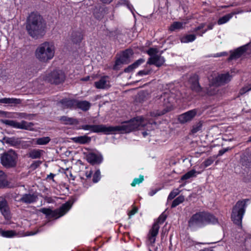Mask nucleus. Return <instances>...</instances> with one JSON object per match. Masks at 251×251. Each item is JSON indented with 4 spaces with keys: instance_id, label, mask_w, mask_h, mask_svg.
Masks as SVG:
<instances>
[{
    "instance_id": "obj_1",
    "label": "nucleus",
    "mask_w": 251,
    "mask_h": 251,
    "mask_svg": "<svg viewBox=\"0 0 251 251\" xmlns=\"http://www.w3.org/2000/svg\"><path fill=\"white\" fill-rule=\"evenodd\" d=\"M25 27L27 33L32 38L38 39L45 34L46 23L37 13L32 12L28 16Z\"/></svg>"
},
{
    "instance_id": "obj_2",
    "label": "nucleus",
    "mask_w": 251,
    "mask_h": 251,
    "mask_svg": "<svg viewBox=\"0 0 251 251\" xmlns=\"http://www.w3.org/2000/svg\"><path fill=\"white\" fill-rule=\"evenodd\" d=\"M219 222L213 214L205 211H199L193 214L188 222L190 228H203L208 225H219Z\"/></svg>"
},
{
    "instance_id": "obj_3",
    "label": "nucleus",
    "mask_w": 251,
    "mask_h": 251,
    "mask_svg": "<svg viewBox=\"0 0 251 251\" xmlns=\"http://www.w3.org/2000/svg\"><path fill=\"white\" fill-rule=\"evenodd\" d=\"M148 123L151 124L152 122L148 119H144L142 117H137L128 122L123 123L121 125L111 126V134L128 133L144 127Z\"/></svg>"
},
{
    "instance_id": "obj_4",
    "label": "nucleus",
    "mask_w": 251,
    "mask_h": 251,
    "mask_svg": "<svg viewBox=\"0 0 251 251\" xmlns=\"http://www.w3.org/2000/svg\"><path fill=\"white\" fill-rule=\"evenodd\" d=\"M174 95L171 93H164L160 97L161 109L156 110L151 112L150 115L152 117H156L164 115L170 111L173 108L175 101Z\"/></svg>"
},
{
    "instance_id": "obj_5",
    "label": "nucleus",
    "mask_w": 251,
    "mask_h": 251,
    "mask_svg": "<svg viewBox=\"0 0 251 251\" xmlns=\"http://www.w3.org/2000/svg\"><path fill=\"white\" fill-rule=\"evenodd\" d=\"M55 53L53 45L49 42L41 44L36 50L35 56L41 62H47L51 59Z\"/></svg>"
},
{
    "instance_id": "obj_6",
    "label": "nucleus",
    "mask_w": 251,
    "mask_h": 251,
    "mask_svg": "<svg viewBox=\"0 0 251 251\" xmlns=\"http://www.w3.org/2000/svg\"><path fill=\"white\" fill-rule=\"evenodd\" d=\"M248 199L238 201L232 209L231 219L233 223L242 227V219L246 212Z\"/></svg>"
},
{
    "instance_id": "obj_7",
    "label": "nucleus",
    "mask_w": 251,
    "mask_h": 251,
    "mask_svg": "<svg viewBox=\"0 0 251 251\" xmlns=\"http://www.w3.org/2000/svg\"><path fill=\"white\" fill-rule=\"evenodd\" d=\"M17 159V154L12 150H10L4 152L0 157L1 164L6 168H11L16 167Z\"/></svg>"
},
{
    "instance_id": "obj_8",
    "label": "nucleus",
    "mask_w": 251,
    "mask_h": 251,
    "mask_svg": "<svg viewBox=\"0 0 251 251\" xmlns=\"http://www.w3.org/2000/svg\"><path fill=\"white\" fill-rule=\"evenodd\" d=\"M70 202H66L63 204L59 209L52 210L50 208H43L40 211L48 216L51 218H58L64 215L71 208Z\"/></svg>"
},
{
    "instance_id": "obj_9",
    "label": "nucleus",
    "mask_w": 251,
    "mask_h": 251,
    "mask_svg": "<svg viewBox=\"0 0 251 251\" xmlns=\"http://www.w3.org/2000/svg\"><path fill=\"white\" fill-rule=\"evenodd\" d=\"M65 77V75L62 71L55 70L46 75L44 79L50 84L58 85L63 83Z\"/></svg>"
},
{
    "instance_id": "obj_10",
    "label": "nucleus",
    "mask_w": 251,
    "mask_h": 251,
    "mask_svg": "<svg viewBox=\"0 0 251 251\" xmlns=\"http://www.w3.org/2000/svg\"><path fill=\"white\" fill-rule=\"evenodd\" d=\"M0 122L12 127L25 130H31L33 126V123H28L25 121H22L19 123L14 120L1 119Z\"/></svg>"
},
{
    "instance_id": "obj_11",
    "label": "nucleus",
    "mask_w": 251,
    "mask_h": 251,
    "mask_svg": "<svg viewBox=\"0 0 251 251\" xmlns=\"http://www.w3.org/2000/svg\"><path fill=\"white\" fill-rule=\"evenodd\" d=\"M85 130H89L92 132H102L106 134H110V127H106L102 125H84L80 127Z\"/></svg>"
},
{
    "instance_id": "obj_12",
    "label": "nucleus",
    "mask_w": 251,
    "mask_h": 251,
    "mask_svg": "<svg viewBox=\"0 0 251 251\" xmlns=\"http://www.w3.org/2000/svg\"><path fill=\"white\" fill-rule=\"evenodd\" d=\"M132 52L130 50H126L123 51L120 57L116 61L113 66L114 70H119L124 64H127L129 62L130 57Z\"/></svg>"
},
{
    "instance_id": "obj_13",
    "label": "nucleus",
    "mask_w": 251,
    "mask_h": 251,
    "mask_svg": "<svg viewBox=\"0 0 251 251\" xmlns=\"http://www.w3.org/2000/svg\"><path fill=\"white\" fill-rule=\"evenodd\" d=\"M240 163L245 171H251V153L249 151H246L242 154Z\"/></svg>"
},
{
    "instance_id": "obj_14",
    "label": "nucleus",
    "mask_w": 251,
    "mask_h": 251,
    "mask_svg": "<svg viewBox=\"0 0 251 251\" xmlns=\"http://www.w3.org/2000/svg\"><path fill=\"white\" fill-rule=\"evenodd\" d=\"M210 76L215 81H212V83H217V84L219 86L227 83L231 79V76L228 73L219 75L213 73L210 75Z\"/></svg>"
},
{
    "instance_id": "obj_15",
    "label": "nucleus",
    "mask_w": 251,
    "mask_h": 251,
    "mask_svg": "<svg viewBox=\"0 0 251 251\" xmlns=\"http://www.w3.org/2000/svg\"><path fill=\"white\" fill-rule=\"evenodd\" d=\"M209 84L208 86L203 88L202 92L203 96L207 94L209 96H213L217 93L218 92V85L217 83H212V81H215L210 76L208 77Z\"/></svg>"
},
{
    "instance_id": "obj_16",
    "label": "nucleus",
    "mask_w": 251,
    "mask_h": 251,
    "mask_svg": "<svg viewBox=\"0 0 251 251\" xmlns=\"http://www.w3.org/2000/svg\"><path fill=\"white\" fill-rule=\"evenodd\" d=\"M191 89L195 92L203 96V88H202L199 82V76L196 75H192L189 80Z\"/></svg>"
},
{
    "instance_id": "obj_17",
    "label": "nucleus",
    "mask_w": 251,
    "mask_h": 251,
    "mask_svg": "<svg viewBox=\"0 0 251 251\" xmlns=\"http://www.w3.org/2000/svg\"><path fill=\"white\" fill-rule=\"evenodd\" d=\"M197 111L196 109L189 110L180 115L178 120L180 123L184 124L191 121L196 115Z\"/></svg>"
},
{
    "instance_id": "obj_18",
    "label": "nucleus",
    "mask_w": 251,
    "mask_h": 251,
    "mask_svg": "<svg viewBox=\"0 0 251 251\" xmlns=\"http://www.w3.org/2000/svg\"><path fill=\"white\" fill-rule=\"evenodd\" d=\"M110 84L109 77L108 76H101L99 80L95 82L94 86L97 89H107L109 87Z\"/></svg>"
},
{
    "instance_id": "obj_19",
    "label": "nucleus",
    "mask_w": 251,
    "mask_h": 251,
    "mask_svg": "<svg viewBox=\"0 0 251 251\" xmlns=\"http://www.w3.org/2000/svg\"><path fill=\"white\" fill-rule=\"evenodd\" d=\"M159 226L157 223H154L149 231L148 240L151 244H154L156 241V237L158 234Z\"/></svg>"
},
{
    "instance_id": "obj_20",
    "label": "nucleus",
    "mask_w": 251,
    "mask_h": 251,
    "mask_svg": "<svg viewBox=\"0 0 251 251\" xmlns=\"http://www.w3.org/2000/svg\"><path fill=\"white\" fill-rule=\"evenodd\" d=\"M165 62V59L163 57L157 54L152 57H150L148 61L147 64L150 65H154L157 67L162 66Z\"/></svg>"
},
{
    "instance_id": "obj_21",
    "label": "nucleus",
    "mask_w": 251,
    "mask_h": 251,
    "mask_svg": "<svg viewBox=\"0 0 251 251\" xmlns=\"http://www.w3.org/2000/svg\"><path fill=\"white\" fill-rule=\"evenodd\" d=\"M247 49L248 45L237 48L234 51L231 52L228 60L230 61L239 58L247 50Z\"/></svg>"
},
{
    "instance_id": "obj_22",
    "label": "nucleus",
    "mask_w": 251,
    "mask_h": 251,
    "mask_svg": "<svg viewBox=\"0 0 251 251\" xmlns=\"http://www.w3.org/2000/svg\"><path fill=\"white\" fill-rule=\"evenodd\" d=\"M86 159L92 164H99L101 162L102 157L100 155L94 152H89L86 155Z\"/></svg>"
},
{
    "instance_id": "obj_23",
    "label": "nucleus",
    "mask_w": 251,
    "mask_h": 251,
    "mask_svg": "<svg viewBox=\"0 0 251 251\" xmlns=\"http://www.w3.org/2000/svg\"><path fill=\"white\" fill-rule=\"evenodd\" d=\"M75 99H65L60 101L63 108L75 109Z\"/></svg>"
},
{
    "instance_id": "obj_24",
    "label": "nucleus",
    "mask_w": 251,
    "mask_h": 251,
    "mask_svg": "<svg viewBox=\"0 0 251 251\" xmlns=\"http://www.w3.org/2000/svg\"><path fill=\"white\" fill-rule=\"evenodd\" d=\"M37 197L35 194H25L23 195L20 201L25 203H31L36 201Z\"/></svg>"
},
{
    "instance_id": "obj_25",
    "label": "nucleus",
    "mask_w": 251,
    "mask_h": 251,
    "mask_svg": "<svg viewBox=\"0 0 251 251\" xmlns=\"http://www.w3.org/2000/svg\"><path fill=\"white\" fill-rule=\"evenodd\" d=\"M90 106V103L86 100H76L75 109L79 108L84 111H86Z\"/></svg>"
},
{
    "instance_id": "obj_26",
    "label": "nucleus",
    "mask_w": 251,
    "mask_h": 251,
    "mask_svg": "<svg viewBox=\"0 0 251 251\" xmlns=\"http://www.w3.org/2000/svg\"><path fill=\"white\" fill-rule=\"evenodd\" d=\"M60 121L65 125H77L78 124V121L76 119L74 118L68 117L66 116H63L60 117Z\"/></svg>"
},
{
    "instance_id": "obj_27",
    "label": "nucleus",
    "mask_w": 251,
    "mask_h": 251,
    "mask_svg": "<svg viewBox=\"0 0 251 251\" xmlns=\"http://www.w3.org/2000/svg\"><path fill=\"white\" fill-rule=\"evenodd\" d=\"M144 62L145 59L143 58H140L134 62L132 64L128 66L127 68H126L124 71L126 73H129L132 71L134 69L137 68L139 65L143 63Z\"/></svg>"
},
{
    "instance_id": "obj_28",
    "label": "nucleus",
    "mask_w": 251,
    "mask_h": 251,
    "mask_svg": "<svg viewBox=\"0 0 251 251\" xmlns=\"http://www.w3.org/2000/svg\"><path fill=\"white\" fill-rule=\"evenodd\" d=\"M73 140L75 143L85 144L90 143L91 141V138L86 135H84L75 137Z\"/></svg>"
},
{
    "instance_id": "obj_29",
    "label": "nucleus",
    "mask_w": 251,
    "mask_h": 251,
    "mask_svg": "<svg viewBox=\"0 0 251 251\" xmlns=\"http://www.w3.org/2000/svg\"><path fill=\"white\" fill-rule=\"evenodd\" d=\"M22 102V100L20 99L16 98H2L0 99V103L18 104Z\"/></svg>"
},
{
    "instance_id": "obj_30",
    "label": "nucleus",
    "mask_w": 251,
    "mask_h": 251,
    "mask_svg": "<svg viewBox=\"0 0 251 251\" xmlns=\"http://www.w3.org/2000/svg\"><path fill=\"white\" fill-rule=\"evenodd\" d=\"M83 39V35L79 31H74L71 36L72 41L75 44L79 43Z\"/></svg>"
},
{
    "instance_id": "obj_31",
    "label": "nucleus",
    "mask_w": 251,
    "mask_h": 251,
    "mask_svg": "<svg viewBox=\"0 0 251 251\" xmlns=\"http://www.w3.org/2000/svg\"><path fill=\"white\" fill-rule=\"evenodd\" d=\"M4 142L12 146H17L20 144V141L15 137H4L3 139Z\"/></svg>"
},
{
    "instance_id": "obj_32",
    "label": "nucleus",
    "mask_w": 251,
    "mask_h": 251,
    "mask_svg": "<svg viewBox=\"0 0 251 251\" xmlns=\"http://www.w3.org/2000/svg\"><path fill=\"white\" fill-rule=\"evenodd\" d=\"M43 152V150H33L29 152V157L32 159L39 158L41 156V153Z\"/></svg>"
},
{
    "instance_id": "obj_33",
    "label": "nucleus",
    "mask_w": 251,
    "mask_h": 251,
    "mask_svg": "<svg viewBox=\"0 0 251 251\" xmlns=\"http://www.w3.org/2000/svg\"><path fill=\"white\" fill-rule=\"evenodd\" d=\"M0 235L4 237L11 238L15 236L16 233L13 230H3L0 229Z\"/></svg>"
},
{
    "instance_id": "obj_34",
    "label": "nucleus",
    "mask_w": 251,
    "mask_h": 251,
    "mask_svg": "<svg viewBox=\"0 0 251 251\" xmlns=\"http://www.w3.org/2000/svg\"><path fill=\"white\" fill-rule=\"evenodd\" d=\"M50 141V138L48 136L36 139V144L39 145H47Z\"/></svg>"
},
{
    "instance_id": "obj_35",
    "label": "nucleus",
    "mask_w": 251,
    "mask_h": 251,
    "mask_svg": "<svg viewBox=\"0 0 251 251\" xmlns=\"http://www.w3.org/2000/svg\"><path fill=\"white\" fill-rule=\"evenodd\" d=\"M184 201V197L183 196H179L175 199L172 202L171 204V208H175L179 204L182 203Z\"/></svg>"
},
{
    "instance_id": "obj_36",
    "label": "nucleus",
    "mask_w": 251,
    "mask_h": 251,
    "mask_svg": "<svg viewBox=\"0 0 251 251\" xmlns=\"http://www.w3.org/2000/svg\"><path fill=\"white\" fill-rule=\"evenodd\" d=\"M184 23L182 22H174L170 27L169 29L171 31H174L176 29H180L183 27Z\"/></svg>"
},
{
    "instance_id": "obj_37",
    "label": "nucleus",
    "mask_w": 251,
    "mask_h": 251,
    "mask_svg": "<svg viewBox=\"0 0 251 251\" xmlns=\"http://www.w3.org/2000/svg\"><path fill=\"white\" fill-rule=\"evenodd\" d=\"M196 39V36L194 34L186 35L182 37L180 40L182 43H188L194 41Z\"/></svg>"
},
{
    "instance_id": "obj_38",
    "label": "nucleus",
    "mask_w": 251,
    "mask_h": 251,
    "mask_svg": "<svg viewBox=\"0 0 251 251\" xmlns=\"http://www.w3.org/2000/svg\"><path fill=\"white\" fill-rule=\"evenodd\" d=\"M8 184L5 174H0V187L7 186Z\"/></svg>"
},
{
    "instance_id": "obj_39",
    "label": "nucleus",
    "mask_w": 251,
    "mask_h": 251,
    "mask_svg": "<svg viewBox=\"0 0 251 251\" xmlns=\"http://www.w3.org/2000/svg\"><path fill=\"white\" fill-rule=\"evenodd\" d=\"M100 174H86L87 179H89L92 176L93 182H97L100 179Z\"/></svg>"
},
{
    "instance_id": "obj_40",
    "label": "nucleus",
    "mask_w": 251,
    "mask_h": 251,
    "mask_svg": "<svg viewBox=\"0 0 251 251\" xmlns=\"http://www.w3.org/2000/svg\"><path fill=\"white\" fill-rule=\"evenodd\" d=\"M144 179V176L140 175L139 177L134 178L131 183L132 187H135L137 184L142 183Z\"/></svg>"
},
{
    "instance_id": "obj_41",
    "label": "nucleus",
    "mask_w": 251,
    "mask_h": 251,
    "mask_svg": "<svg viewBox=\"0 0 251 251\" xmlns=\"http://www.w3.org/2000/svg\"><path fill=\"white\" fill-rule=\"evenodd\" d=\"M202 124L201 122H199L194 125L192 128L191 129V132L193 134L197 133L200 130H201L202 127Z\"/></svg>"
},
{
    "instance_id": "obj_42",
    "label": "nucleus",
    "mask_w": 251,
    "mask_h": 251,
    "mask_svg": "<svg viewBox=\"0 0 251 251\" xmlns=\"http://www.w3.org/2000/svg\"><path fill=\"white\" fill-rule=\"evenodd\" d=\"M179 193H180V191L178 189H174L169 194L168 197V200H171L174 199L177 195H178L179 194Z\"/></svg>"
},
{
    "instance_id": "obj_43",
    "label": "nucleus",
    "mask_w": 251,
    "mask_h": 251,
    "mask_svg": "<svg viewBox=\"0 0 251 251\" xmlns=\"http://www.w3.org/2000/svg\"><path fill=\"white\" fill-rule=\"evenodd\" d=\"M2 214L4 216L5 219H8L10 217V212L9 208L7 205L2 208L1 210Z\"/></svg>"
},
{
    "instance_id": "obj_44",
    "label": "nucleus",
    "mask_w": 251,
    "mask_h": 251,
    "mask_svg": "<svg viewBox=\"0 0 251 251\" xmlns=\"http://www.w3.org/2000/svg\"><path fill=\"white\" fill-rule=\"evenodd\" d=\"M196 176V174H185L180 178L179 182H182L185 180L190 178L191 177Z\"/></svg>"
},
{
    "instance_id": "obj_45",
    "label": "nucleus",
    "mask_w": 251,
    "mask_h": 251,
    "mask_svg": "<svg viewBox=\"0 0 251 251\" xmlns=\"http://www.w3.org/2000/svg\"><path fill=\"white\" fill-rule=\"evenodd\" d=\"M167 218V216L163 213H162L158 218L157 221L154 223H157V224H163L166 220Z\"/></svg>"
},
{
    "instance_id": "obj_46",
    "label": "nucleus",
    "mask_w": 251,
    "mask_h": 251,
    "mask_svg": "<svg viewBox=\"0 0 251 251\" xmlns=\"http://www.w3.org/2000/svg\"><path fill=\"white\" fill-rule=\"evenodd\" d=\"M230 17L228 15H226L220 18L218 21L219 25H222L226 23L230 19Z\"/></svg>"
},
{
    "instance_id": "obj_47",
    "label": "nucleus",
    "mask_w": 251,
    "mask_h": 251,
    "mask_svg": "<svg viewBox=\"0 0 251 251\" xmlns=\"http://www.w3.org/2000/svg\"><path fill=\"white\" fill-rule=\"evenodd\" d=\"M158 50L157 49L155 48H150L149 50L147 51V53L151 56L152 57L154 55H157Z\"/></svg>"
},
{
    "instance_id": "obj_48",
    "label": "nucleus",
    "mask_w": 251,
    "mask_h": 251,
    "mask_svg": "<svg viewBox=\"0 0 251 251\" xmlns=\"http://www.w3.org/2000/svg\"><path fill=\"white\" fill-rule=\"evenodd\" d=\"M138 208L137 206L135 205L132 206V209L129 210L128 212V215L129 217H131L132 216L134 215L135 213H136L138 211Z\"/></svg>"
},
{
    "instance_id": "obj_49",
    "label": "nucleus",
    "mask_w": 251,
    "mask_h": 251,
    "mask_svg": "<svg viewBox=\"0 0 251 251\" xmlns=\"http://www.w3.org/2000/svg\"><path fill=\"white\" fill-rule=\"evenodd\" d=\"M152 73L151 69H147L140 71L138 73V75H150Z\"/></svg>"
},
{
    "instance_id": "obj_50",
    "label": "nucleus",
    "mask_w": 251,
    "mask_h": 251,
    "mask_svg": "<svg viewBox=\"0 0 251 251\" xmlns=\"http://www.w3.org/2000/svg\"><path fill=\"white\" fill-rule=\"evenodd\" d=\"M251 90V85L247 86H245V87L242 88L240 90L239 94L240 95H243V94H244L245 93H246V92L249 91Z\"/></svg>"
},
{
    "instance_id": "obj_51",
    "label": "nucleus",
    "mask_w": 251,
    "mask_h": 251,
    "mask_svg": "<svg viewBox=\"0 0 251 251\" xmlns=\"http://www.w3.org/2000/svg\"><path fill=\"white\" fill-rule=\"evenodd\" d=\"M213 26H214V24H209L208 25L207 29H206L202 30L201 33H198V35H200L201 36H202L203 34L205 33L207 31V30L212 29L213 28Z\"/></svg>"
},
{
    "instance_id": "obj_52",
    "label": "nucleus",
    "mask_w": 251,
    "mask_h": 251,
    "mask_svg": "<svg viewBox=\"0 0 251 251\" xmlns=\"http://www.w3.org/2000/svg\"><path fill=\"white\" fill-rule=\"evenodd\" d=\"M41 163V162L40 161H36V162H34L33 163H32L30 165V169L31 170H33L35 169L36 168H37L40 165V164Z\"/></svg>"
},
{
    "instance_id": "obj_53",
    "label": "nucleus",
    "mask_w": 251,
    "mask_h": 251,
    "mask_svg": "<svg viewBox=\"0 0 251 251\" xmlns=\"http://www.w3.org/2000/svg\"><path fill=\"white\" fill-rule=\"evenodd\" d=\"M18 115L22 118L27 119L30 116V114H27L25 113H19L18 114Z\"/></svg>"
},
{
    "instance_id": "obj_54",
    "label": "nucleus",
    "mask_w": 251,
    "mask_h": 251,
    "mask_svg": "<svg viewBox=\"0 0 251 251\" xmlns=\"http://www.w3.org/2000/svg\"><path fill=\"white\" fill-rule=\"evenodd\" d=\"M247 174V176H245L243 178V181L245 182H248L250 181L251 180V174Z\"/></svg>"
},
{
    "instance_id": "obj_55",
    "label": "nucleus",
    "mask_w": 251,
    "mask_h": 251,
    "mask_svg": "<svg viewBox=\"0 0 251 251\" xmlns=\"http://www.w3.org/2000/svg\"><path fill=\"white\" fill-rule=\"evenodd\" d=\"M213 161L212 159L209 158L204 162V166L206 167L210 165L213 163Z\"/></svg>"
},
{
    "instance_id": "obj_56",
    "label": "nucleus",
    "mask_w": 251,
    "mask_h": 251,
    "mask_svg": "<svg viewBox=\"0 0 251 251\" xmlns=\"http://www.w3.org/2000/svg\"><path fill=\"white\" fill-rule=\"evenodd\" d=\"M204 26H205V24H203V23L201 24L198 27L195 28L194 29L193 31L194 32H197L198 30L202 29Z\"/></svg>"
},
{
    "instance_id": "obj_57",
    "label": "nucleus",
    "mask_w": 251,
    "mask_h": 251,
    "mask_svg": "<svg viewBox=\"0 0 251 251\" xmlns=\"http://www.w3.org/2000/svg\"><path fill=\"white\" fill-rule=\"evenodd\" d=\"M159 190V189H152L151 190L150 192L149 193V195L150 196H153L154 195H155L158 191Z\"/></svg>"
},
{
    "instance_id": "obj_58",
    "label": "nucleus",
    "mask_w": 251,
    "mask_h": 251,
    "mask_svg": "<svg viewBox=\"0 0 251 251\" xmlns=\"http://www.w3.org/2000/svg\"><path fill=\"white\" fill-rule=\"evenodd\" d=\"M6 205H7V202H6V200H3L1 201H0V210H1L2 208H3Z\"/></svg>"
},
{
    "instance_id": "obj_59",
    "label": "nucleus",
    "mask_w": 251,
    "mask_h": 251,
    "mask_svg": "<svg viewBox=\"0 0 251 251\" xmlns=\"http://www.w3.org/2000/svg\"><path fill=\"white\" fill-rule=\"evenodd\" d=\"M228 150V149H224L223 150H221L219 151L218 153V155L221 156L224 154L225 152H226Z\"/></svg>"
},
{
    "instance_id": "obj_60",
    "label": "nucleus",
    "mask_w": 251,
    "mask_h": 251,
    "mask_svg": "<svg viewBox=\"0 0 251 251\" xmlns=\"http://www.w3.org/2000/svg\"><path fill=\"white\" fill-rule=\"evenodd\" d=\"M90 79V76H87L85 77H83V78H81L80 79V80L81 81H87L88 80H89Z\"/></svg>"
},
{
    "instance_id": "obj_61",
    "label": "nucleus",
    "mask_w": 251,
    "mask_h": 251,
    "mask_svg": "<svg viewBox=\"0 0 251 251\" xmlns=\"http://www.w3.org/2000/svg\"><path fill=\"white\" fill-rule=\"evenodd\" d=\"M227 53L226 52H222L220 53H217L216 55H215V57H220L221 56L226 55Z\"/></svg>"
},
{
    "instance_id": "obj_62",
    "label": "nucleus",
    "mask_w": 251,
    "mask_h": 251,
    "mask_svg": "<svg viewBox=\"0 0 251 251\" xmlns=\"http://www.w3.org/2000/svg\"><path fill=\"white\" fill-rule=\"evenodd\" d=\"M54 176L53 174H50V175H48L47 177V179H52L53 177H54Z\"/></svg>"
},
{
    "instance_id": "obj_63",
    "label": "nucleus",
    "mask_w": 251,
    "mask_h": 251,
    "mask_svg": "<svg viewBox=\"0 0 251 251\" xmlns=\"http://www.w3.org/2000/svg\"><path fill=\"white\" fill-rule=\"evenodd\" d=\"M100 0L103 3L108 4L110 3V0Z\"/></svg>"
},
{
    "instance_id": "obj_64",
    "label": "nucleus",
    "mask_w": 251,
    "mask_h": 251,
    "mask_svg": "<svg viewBox=\"0 0 251 251\" xmlns=\"http://www.w3.org/2000/svg\"><path fill=\"white\" fill-rule=\"evenodd\" d=\"M199 251H214L213 250L208 249V248H205L202 250H201Z\"/></svg>"
}]
</instances>
